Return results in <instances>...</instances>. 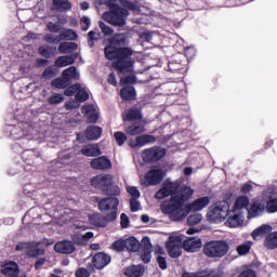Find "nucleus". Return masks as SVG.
I'll return each mask as SVG.
<instances>
[{
  "label": "nucleus",
  "mask_w": 277,
  "mask_h": 277,
  "mask_svg": "<svg viewBox=\"0 0 277 277\" xmlns=\"http://www.w3.org/2000/svg\"><path fill=\"white\" fill-rule=\"evenodd\" d=\"M183 246V238L176 234H171L166 241V248L169 256L171 259H179L181 256L182 251L181 247Z\"/></svg>",
  "instance_id": "6e6552de"
},
{
  "label": "nucleus",
  "mask_w": 277,
  "mask_h": 277,
  "mask_svg": "<svg viewBox=\"0 0 277 277\" xmlns=\"http://www.w3.org/2000/svg\"><path fill=\"white\" fill-rule=\"evenodd\" d=\"M94 237V233L88 232L85 234H78L76 233L72 237V240L77 246H85L88 241H90Z\"/></svg>",
  "instance_id": "bb28decb"
},
{
  "label": "nucleus",
  "mask_w": 277,
  "mask_h": 277,
  "mask_svg": "<svg viewBox=\"0 0 277 277\" xmlns=\"http://www.w3.org/2000/svg\"><path fill=\"white\" fill-rule=\"evenodd\" d=\"M200 222H202V214L200 213L193 214L187 219V224L189 226H195L196 224H200Z\"/></svg>",
  "instance_id": "58836bf2"
},
{
  "label": "nucleus",
  "mask_w": 277,
  "mask_h": 277,
  "mask_svg": "<svg viewBox=\"0 0 277 277\" xmlns=\"http://www.w3.org/2000/svg\"><path fill=\"white\" fill-rule=\"evenodd\" d=\"M77 60V55H65L60 56L55 60L54 65L57 68H66V66H71V64H75V61Z\"/></svg>",
  "instance_id": "4be33fe9"
},
{
  "label": "nucleus",
  "mask_w": 277,
  "mask_h": 277,
  "mask_svg": "<svg viewBox=\"0 0 277 277\" xmlns=\"http://www.w3.org/2000/svg\"><path fill=\"white\" fill-rule=\"evenodd\" d=\"M209 222L220 224L225 222V226L228 228H237L236 225H230V206L227 201H217L209 208L207 213ZM226 220V221H225Z\"/></svg>",
  "instance_id": "423d86ee"
},
{
  "label": "nucleus",
  "mask_w": 277,
  "mask_h": 277,
  "mask_svg": "<svg viewBox=\"0 0 277 277\" xmlns=\"http://www.w3.org/2000/svg\"><path fill=\"white\" fill-rule=\"evenodd\" d=\"M263 211H265V201L256 199L247 209L248 217H259V215H263Z\"/></svg>",
  "instance_id": "ddd939ff"
},
{
  "label": "nucleus",
  "mask_w": 277,
  "mask_h": 277,
  "mask_svg": "<svg viewBox=\"0 0 277 277\" xmlns=\"http://www.w3.org/2000/svg\"><path fill=\"white\" fill-rule=\"evenodd\" d=\"M103 133V130L96 126H90L85 131V137L89 140H98Z\"/></svg>",
  "instance_id": "7c9ffc66"
},
{
  "label": "nucleus",
  "mask_w": 277,
  "mask_h": 277,
  "mask_svg": "<svg viewBox=\"0 0 277 277\" xmlns=\"http://www.w3.org/2000/svg\"><path fill=\"white\" fill-rule=\"evenodd\" d=\"M66 109H77L79 107V102L69 101L65 104Z\"/></svg>",
  "instance_id": "774afa93"
},
{
  "label": "nucleus",
  "mask_w": 277,
  "mask_h": 277,
  "mask_svg": "<svg viewBox=\"0 0 277 277\" xmlns=\"http://www.w3.org/2000/svg\"><path fill=\"white\" fill-rule=\"evenodd\" d=\"M144 265H132L126 268L124 276L127 277H142L144 275Z\"/></svg>",
  "instance_id": "393cba45"
},
{
  "label": "nucleus",
  "mask_w": 277,
  "mask_h": 277,
  "mask_svg": "<svg viewBox=\"0 0 277 277\" xmlns=\"http://www.w3.org/2000/svg\"><path fill=\"white\" fill-rule=\"evenodd\" d=\"M43 77L44 79H53V77H55V71L53 70V67H48L43 71Z\"/></svg>",
  "instance_id": "052dcab7"
},
{
  "label": "nucleus",
  "mask_w": 277,
  "mask_h": 277,
  "mask_svg": "<svg viewBox=\"0 0 277 277\" xmlns=\"http://www.w3.org/2000/svg\"><path fill=\"white\" fill-rule=\"evenodd\" d=\"M88 98H90V92L85 87L80 84V88L76 93V101H78L79 103H84V101H88Z\"/></svg>",
  "instance_id": "f704fd0d"
},
{
  "label": "nucleus",
  "mask_w": 277,
  "mask_h": 277,
  "mask_svg": "<svg viewBox=\"0 0 277 277\" xmlns=\"http://www.w3.org/2000/svg\"><path fill=\"white\" fill-rule=\"evenodd\" d=\"M91 184L93 185V187H96L97 189H103V192H105L114 185V175L111 174L97 175L91 180Z\"/></svg>",
  "instance_id": "9d476101"
},
{
  "label": "nucleus",
  "mask_w": 277,
  "mask_h": 277,
  "mask_svg": "<svg viewBox=\"0 0 277 277\" xmlns=\"http://www.w3.org/2000/svg\"><path fill=\"white\" fill-rule=\"evenodd\" d=\"M17 252H24L27 256L36 259L44 254V249L40 248V242H19L16 245Z\"/></svg>",
  "instance_id": "1a4fd4ad"
},
{
  "label": "nucleus",
  "mask_w": 277,
  "mask_h": 277,
  "mask_svg": "<svg viewBox=\"0 0 277 277\" xmlns=\"http://www.w3.org/2000/svg\"><path fill=\"white\" fill-rule=\"evenodd\" d=\"M120 83L121 85H129V83H135V77L133 75L121 77Z\"/></svg>",
  "instance_id": "5fc2aeb1"
},
{
  "label": "nucleus",
  "mask_w": 277,
  "mask_h": 277,
  "mask_svg": "<svg viewBox=\"0 0 277 277\" xmlns=\"http://www.w3.org/2000/svg\"><path fill=\"white\" fill-rule=\"evenodd\" d=\"M63 79H66V81H71V79H75L76 81L79 79V71H77V67L71 66L62 72Z\"/></svg>",
  "instance_id": "c756f323"
},
{
  "label": "nucleus",
  "mask_w": 277,
  "mask_h": 277,
  "mask_svg": "<svg viewBox=\"0 0 277 277\" xmlns=\"http://www.w3.org/2000/svg\"><path fill=\"white\" fill-rule=\"evenodd\" d=\"M182 246L186 252H198L202 248V239L199 237H188L183 241Z\"/></svg>",
  "instance_id": "4468645a"
},
{
  "label": "nucleus",
  "mask_w": 277,
  "mask_h": 277,
  "mask_svg": "<svg viewBox=\"0 0 277 277\" xmlns=\"http://www.w3.org/2000/svg\"><path fill=\"white\" fill-rule=\"evenodd\" d=\"M114 137L118 146H122L127 142V134L124 132H115Z\"/></svg>",
  "instance_id": "a18cd8bd"
},
{
  "label": "nucleus",
  "mask_w": 277,
  "mask_h": 277,
  "mask_svg": "<svg viewBox=\"0 0 277 277\" xmlns=\"http://www.w3.org/2000/svg\"><path fill=\"white\" fill-rule=\"evenodd\" d=\"M130 209L133 212L140 211V201H137V199H131L130 200Z\"/></svg>",
  "instance_id": "e2e57ef3"
},
{
  "label": "nucleus",
  "mask_w": 277,
  "mask_h": 277,
  "mask_svg": "<svg viewBox=\"0 0 277 277\" xmlns=\"http://www.w3.org/2000/svg\"><path fill=\"white\" fill-rule=\"evenodd\" d=\"M118 205L120 201L116 197L104 198L98 201V209L106 213V216L103 217L101 214L89 215V222L93 226L103 228L107 226V222H114L117 217Z\"/></svg>",
  "instance_id": "20e7f679"
},
{
  "label": "nucleus",
  "mask_w": 277,
  "mask_h": 277,
  "mask_svg": "<svg viewBox=\"0 0 277 277\" xmlns=\"http://www.w3.org/2000/svg\"><path fill=\"white\" fill-rule=\"evenodd\" d=\"M54 250L58 254H72L75 252V243L69 240H63L54 245Z\"/></svg>",
  "instance_id": "a211bd4d"
},
{
  "label": "nucleus",
  "mask_w": 277,
  "mask_h": 277,
  "mask_svg": "<svg viewBox=\"0 0 277 277\" xmlns=\"http://www.w3.org/2000/svg\"><path fill=\"white\" fill-rule=\"evenodd\" d=\"M180 187L181 183L177 181L172 182L167 180L155 195L157 200H163V198L171 196L170 200L161 203V211L173 222L185 220L192 211H202L211 202L209 197H200L186 207L187 201L194 196V188L185 185Z\"/></svg>",
  "instance_id": "f257e3e1"
},
{
  "label": "nucleus",
  "mask_w": 277,
  "mask_h": 277,
  "mask_svg": "<svg viewBox=\"0 0 277 277\" xmlns=\"http://www.w3.org/2000/svg\"><path fill=\"white\" fill-rule=\"evenodd\" d=\"M107 196H120V187L118 185H111L106 190Z\"/></svg>",
  "instance_id": "3c124183"
},
{
  "label": "nucleus",
  "mask_w": 277,
  "mask_h": 277,
  "mask_svg": "<svg viewBox=\"0 0 277 277\" xmlns=\"http://www.w3.org/2000/svg\"><path fill=\"white\" fill-rule=\"evenodd\" d=\"M272 230H274L272 225L263 224L251 233V237L254 239V241H259L260 239H263L265 235H269Z\"/></svg>",
  "instance_id": "aec40b11"
},
{
  "label": "nucleus",
  "mask_w": 277,
  "mask_h": 277,
  "mask_svg": "<svg viewBox=\"0 0 277 277\" xmlns=\"http://www.w3.org/2000/svg\"><path fill=\"white\" fill-rule=\"evenodd\" d=\"M252 189H254V186H252V183L247 182L241 186L240 192L241 194H250Z\"/></svg>",
  "instance_id": "13d9d810"
},
{
  "label": "nucleus",
  "mask_w": 277,
  "mask_h": 277,
  "mask_svg": "<svg viewBox=\"0 0 277 277\" xmlns=\"http://www.w3.org/2000/svg\"><path fill=\"white\" fill-rule=\"evenodd\" d=\"M145 131L144 121H136L126 130V133L128 135H140Z\"/></svg>",
  "instance_id": "cd10ccee"
},
{
  "label": "nucleus",
  "mask_w": 277,
  "mask_h": 277,
  "mask_svg": "<svg viewBox=\"0 0 277 277\" xmlns=\"http://www.w3.org/2000/svg\"><path fill=\"white\" fill-rule=\"evenodd\" d=\"M155 136L144 134L137 136L135 140H131L129 142V145L131 148H142L143 146H146V144H155Z\"/></svg>",
  "instance_id": "dca6fc26"
},
{
  "label": "nucleus",
  "mask_w": 277,
  "mask_h": 277,
  "mask_svg": "<svg viewBox=\"0 0 277 277\" xmlns=\"http://www.w3.org/2000/svg\"><path fill=\"white\" fill-rule=\"evenodd\" d=\"M184 53L187 60H194V57H196V48L188 47L185 49Z\"/></svg>",
  "instance_id": "864d4df0"
},
{
  "label": "nucleus",
  "mask_w": 277,
  "mask_h": 277,
  "mask_svg": "<svg viewBox=\"0 0 277 277\" xmlns=\"http://www.w3.org/2000/svg\"><path fill=\"white\" fill-rule=\"evenodd\" d=\"M81 155H84V157H98L101 148L96 144H89L82 147Z\"/></svg>",
  "instance_id": "a878e982"
},
{
  "label": "nucleus",
  "mask_w": 277,
  "mask_h": 277,
  "mask_svg": "<svg viewBox=\"0 0 277 277\" xmlns=\"http://www.w3.org/2000/svg\"><path fill=\"white\" fill-rule=\"evenodd\" d=\"M250 248H252V242L251 241H247L240 246L237 247V252L238 254L243 255V254H248V252H250Z\"/></svg>",
  "instance_id": "4c0bfd02"
},
{
  "label": "nucleus",
  "mask_w": 277,
  "mask_h": 277,
  "mask_svg": "<svg viewBox=\"0 0 277 277\" xmlns=\"http://www.w3.org/2000/svg\"><path fill=\"white\" fill-rule=\"evenodd\" d=\"M60 40H77V32L72 29H64L58 36V41Z\"/></svg>",
  "instance_id": "c9c22d12"
},
{
  "label": "nucleus",
  "mask_w": 277,
  "mask_h": 277,
  "mask_svg": "<svg viewBox=\"0 0 277 277\" xmlns=\"http://www.w3.org/2000/svg\"><path fill=\"white\" fill-rule=\"evenodd\" d=\"M141 259L143 263H150V259H153V250L143 249L141 252Z\"/></svg>",
  "instance_id": "49530a36"
},
{
  "label": "nucleus",
  "mask_w": 277,
  "mask_h": 277,
  "mask_svg": "<svg viewBox=\"0 0 277 277\" xmlns=\"http://www.w3.org/2000/svg\"><path fill=\"white\" fill-rule=\"evenodd\" d=\"M100 25V29L102 31V34H104V36H111V34H114V29L109 26H107L105 23L103 22H98Z\"/></svg>",
  "instance_id": "8fccbe9b"
},
{
  "label": "nucleus",
  "mask_w": 277,
  "mask_h": 277,
  "mask_svg": "<svg viewBox=\"0 0 277 277\" xmlns=\"http://www.w3.org/2000/svg\"><path fill=\"white\" fill-rule=\"evenodd\" d=\"M182 277H219L217 275L209 272L201 273H185Z\"/></svg>",
  "instance_id": "ea45409f"
},
{
  "label": "nucleus",
  "mask_w": 277,
  "mask_h": 277,
  "mask_svg": "<svg viewBox=\"0 0 277 277\" xmlns=\"http://www.w3.org/2000/svg\"><path fill=\"white\" fill-rule=\"evenodd\" d=\"M120 96L124 101H134V98H135V89L133 87H124L120 91Z\"/></svg>",
  "instance_id": "72a5a7b5"
},
{
  "label": "nucleus",
  "mask_w": 277,
  "mask_h": 277,
  "mask_svg": "<svg viewBox=\"0 0 277 277\" xmlns=\"http://www.w3.org/2000/svg\"><path fill=\"white\" fill-rule=\"evenodd\" d=\"M77 49H79V45L75 42H62L58 45V51L63 54L75 53Z\"/></svg>",
  "instance_id": "c85d7f7f"
},
{
  "label": "nucleus",
  "mask_w": 277,
  "mask_h": 277,
  "mask_svg": "<svg viewBox=\"0 0 277 277\" xmlns=\"http://www.w3.org/2000/svg\"><path fill=\"white\" fill-rule=\"evenodd\" d=\"M123 120L128 122H140L142 121V113L137 108H131L123 114Z\"/></svg>",
  "instance_id": "b1692460"
},
{
  "label": "nucleus",
  "mask_w": 277,
  "mask_h": 277,
  "mask_svg": "<svg viewBox=\"0 0 277 277\" xmlns=\"http://www.w3.org/2000/svg\"><path fill=\"white\" fill-rule=\"evenodd\" d=\"M157 263H158L160 269L168 268V262L166 261V258H163V255H157Z\"/></svg>",
  "instance_id": "bf43d9fd"
},
{
  "label": "nucleus",
  "mask_w": 277,
  "mask_h": 277,
  "mask_svg": "<svg viewBox=\"0 0 277 277\" xmlns=\"http://www.w3.org/2000/svg\"><path fill=\"white\" fill-rule=\"evenodd\" d=\"M55 10H70L72 5L68 0H53Z\"/></svg>",
  "instance_id": "e433bc0d"
},
{
  "label": "nucleus",
  "mask_w": 277,
  "mask_h": 277,
  "mask_svg": "<svg viewBox=\"0 0 277 277\" xmlns=\"http://www.w3.org/2000/svg\"><path fill=\"white\" fill-rule=\"evenodd\" d=\"M113 250H116L117 252H122L127 250V242L126 239H119L113 243Z\"/></svg>",
  "instance_id": "a19ab883"
},
{
  "label": "nucleus",
  "mask_w": 277,
  "mask_h": 277,
  "mask_svg": "<svg viewBox=\"0 0 277 277\" xmlns=\"http://www.w3.org/2000/svg\"><path fill=\"white\" fill-rule=\"evenodd\" d=\"M47 27L52 34H57L62 29L60 24H54L53 22L48 23Z\"/></svg>",
  "instance_id": "4d7b16f0"
},
{
  "label": "nucleus",
  "mask_w": 277,
  "mask_h": 277,
  "mask_svg": "<svg viewBox=\"0 0 277 277\" xmlns=\"http://www.w3.org/2000/svg\"><path fill=\"white\" fill-rule=\"evenodd\" d=\"M91 168H93V170H110L111 160L105 156L95 158L91 161Z\"/></svg>",
  "instance_id": "6ab92c4d"
},
{
  "label": "nucleus",
  "mask_w": 277,
  "mask_h": 277,
  "mask_svg": "<svg viewBox=\"0 0 277 277\" xmlns=\"http://www.w3.org/2000/svg\"><path fill=\"white\" fill-rule=\"evenodd\" d=\"M263 200L265 202V209L268 211V213H276L277 211L276 189L268 188L264 190Z\"/></svg>",
  "instance_id": "9b49d317"
},
{
  "label": "nucleus",
  "mask_w": 277,
  "mask_h": 277,
  "mask_svg": "<svg viewBox=\"0 0 277 277\" xmlns=\"http://www.w3.org/2000/svg\"><path fill=\"white\" fill-rule=\"evenodd\" d=\"M79 88H81V84H79V83L68 87L65 90V96H72L74 94H77V92L79 91Z\"/></svg>",
  "instance_id": "09e8293b"
},
{
  "label": "nucleus",
  "mask_w": 277,
  "mask_h": 277,
  "mask_svg": "<svg viewBox=\"0 0 277 277\" xmlns=\"http://www.w3.org/2000/svg\"><path fill=\"white\" fill-rule=\"evenodd\" d=\"M238 277H256V273L252 269L242 271Z\"/></svg>",
  "instance_id": "680f3d73"
},
{
  "label": "nucleus",
  "mask_w": 277,
  "mask_h": 277,
  "mask_svg": "<svg viewBox=\"0 0 277 277\" xmlns=\"http://www.w3.org/2000/svg\"><path fill=\"white\" fill-rule=\"evenodd\" d=\"M264 246L267 250H276L277 248V232L271 233L264 240Z\"/></svg>",
  "instance_id": "473e14b6"
},
{
  "label": "nucleus",
  "mask_w": 277,
  "mask_h": 277,
  "mask_svg": "<svg viewBox=\"0 0 277 277\" xmlns=\"http://www.w3.org/2000/svg\"><path fill=\"white\" fill-rule=\"evenodd\" d=\"M50 105H60V103H64V95L62 94H53L49 97Z\"/></svg>",
  "instance_id": "37998d69"
},
{
  "label": "nucleus",
  "mask_w": 277,
  "mask_h": 277,
  "mask_svg": "<svg viewBox=\"0 0 277 277\" xmlns=\"http://www.w3.org/2000/svg\"><path fill=\"white\" fill-rule=\"evenodd\" d=\"M4 277H18V264L16 262H8L1 268Z\"/></svg>",
  "instance_id": "412c9836"
},
{
  "label": "nucleus",
  "mask_w": 277,
  "mask_h": 277,
  "mask_svg": "<svg viewBox=\"0 0 277 277\" xmlns=\"http://www.w3.org/2000/svg\"><path fill=\"white\" fill-rule=\"evenodd\" d=\"M143 250H153V243H150V238L144 237L141 241Z\"/></svg>",
  "instance_id": "6e6d98bb"
},
{
  "label": "nucleus",
  "mask_w": 277,
  "mask_h": 277,
  "mask_svg": "<svg viewBox=\"0 0 277 277\" xmlns=\"http://www.w3.org/2000/svg\"><path fill=\"white\" fill-rule=\"evenodd\" d=\"M163 180V171L161 169H151L145 175L146 185H157Z\"/></svg>",
  "instance_id": "f3484780"
},
{
  "label": "nucleus",
  "mask_w": 277,
  "mask_h": 277,
  "mask_svg": "<svg viewBox=\"0 0 277 277\" xmlns=\"http://www.w3.org/2000/svg\"><path fill=\"white\" fill-rule=\"evenodd\" d=\"M166 157V149L161 147H151L143 151L142 158L145 161H159Z\"/></svg>",
  "instance_id": "f8f14e48"
},
{
  "label": "nucleus",
  "mask_w": 277,
  "mask_h": 277,
  "mask_svg": "<svg viewBox=\"0 0 277 277\" xmlns=\"http://www.w3.org/2000/svg\"><path fill=\"white\" fill-rule=\"evenodd\" d=\"M88 36H89V40L91 42H94L95 40H98V38H101V34H98L94 30L89 31Z\"/></svg>",
  "instance_id": "69168bd1"
},
{
  "label": "nucleus",
  "mask_w": 277,
  "mask_h": 277,
  "mask_svg": "<svg viewBox=\"0 0 277 277\" xmlns=\"http://www.w3.org/2000/svg\"><path fill=\"white\" fill-rule=\"evenodd\" d=\"M82 114L85 116L88 122L94 123L98 120V113L92 105L82 107Z\"/></svg>",
  "instance_id": "5701e85b"
},
{
  "label": "nucleus",
  "mask_w": 277,
  "mask_h": 277,
  "mask_svg": "<svg viewBox=\"0 0 277 277\" xmlns=\"http://www.w3.org/2000/svg\"><path fill=\"white\" fill-rule=\"evenodd\" d=\"M248 207H250V198L246 195L238 196L233 206L229 208V224L241 228L246 224V213H248Z\"/></svg>",
  "instance_id": "39448f33"
},
{
  "label": "nucleus",
  "mask_w": 277,
  "mask_h": 277,
  "mask_svg": "<svg viewBox=\"0 0 277 277\" xmlns=\"http://www.w3.org/2000/svg\"><path fill=\"white\" fill-rule=\"evenodd\" d=\"M76 276L77 277H90V272H88V269H85V268H79L76 272Z\"/></svg>",
  "instance_id": "338daca9"
},
{
  "label": "nucleus",
  "mask_w": 277,
  "mask_h": 277,
  "mask_svg": "<svg viewBox=\"0 0 277 277\" xmlns=\"http://www.w3.org/2000/svg\"><path fill=\"white\" fill-rule=\"evenodd\" d=\"M53 51H54L53 48L48 45H42L41 48H39V53L43 57H52Z\"/></svg>",
  "instance_id": "c03bdc74"
},
{
  "label": "nucleus",
  "mask_w": 277,
  "mask_h": 277,
  "mask_svg": "<svg viewBox=\"0 0 277 277\" xmlns=\"http://www.w3.org/2000/svg\"><path fill=\"white\" fill-rule=\"evenodd\" d=\"M127 192H128V194H130V196H132V199H134V200L140 198V196H141L140 190L135 186H128Z\"/></svg>",
  "instance_id": "603ef678"
},
{
  "label": "nucleus",
  "mask_w": 277,
  "mask_h": 277,
  "mask_svg": "<svg viewBox=\"0 0 277 277\" xmlns=\"http://www.w3.org/2000/svg\"><path fill=\"white\" fill-rule=\"evenodd\" d=\"M80 25L82 31H88L90 29V25H92V19L88 16H82L80 19Z\"/></svg>",
  "instance_id": "de8ad7c7"
},
{
  "label": "nucleus",
  "mask_w": 277,
  "mask_h": 277,
  "mask_svg": "<svg viewBox=\"0 0 277 277\" xmlns=\"http://www.w3.org/2000/svg\"><path fill=\"white\" fill-rule=\"evenodd\" d=\"M129 44V36L127 34H117L110 39V45L105 48L106 60H116L113 62V68L117 69L119 75H127L133 72V50L130 48H115L124 47Z\"/></svg>",
  "instance_id": "f03ea898"
},
{
  "label": "nucleus",
  "mask_w": 277,
  "mask_h": 277,
  "mask_svg": "<svg viewBox=\"0 0 277 277\" xmlns=\"http://www.w3.org/2000/svg\"><path fill=\"white\" fill-rule=\"evenodd\" d=\"M92 261L95 269H105L111 263V256L100 252L93 256Z\"/></svg>",
  "instance_id": "2eb2a0df"
},
{
  "label": "nucleus",
  "mask_w": 277,
  "mask_h": 277,
  "mask_svg": "<svg viewBox=\"0 0 277 277\" xmlns=\"http://www.w3.org/2000/svg\"><path fill=\"white\" fill-rule=\"evenodd\" d=\"M126 250L128 252H138L140 251V241L135 237H129L126 239Z\"/></svg>",
  "instance_id": "2f4dec72"
},
{
  "label": "nucleus",
  "mask_w": 277,
  "mask_h": 277,
  "mask_svg": "<svg viewBox=\"0 0 277 277\" xmlns=\"http://www.w3.org/2000/svg\"><path fill=\"white\" fill-rule=\"evenodd\" d=\"M100 5H108L109 12H105L102 15L103 21L114 25L115 27H124L127 25V16H129V11L140 13V5L129 2L127 0H97ZM122 5V9L120 8Z\"/></svg>",
  "instance_id": "7ed1b4c3"
},
{
  "label": "nucleus",
  "mask_w": 277,
  "mask_h": 277,
  "mask_svg": "<svg viewBox=\"0 0 277 277\" xmlns=\"http://www.w3.org/2000/svg\"><path fill=\"white\" fill-rule=\"evenodd\" d=\"M121 220V228H128L129 227V216L124 213L121 214L120 216Z\"/></svg>",
  "instance_id": "0e129e2a"
},
{
  "label": "nucleus",
  "mask_w": 277,
  "mask_h": 277,
  "mask_svg": "<svg viewBox=\"0 0 277 277\" xmlns=\"http://www.w3.org/2000/svg\"><path fill=\"white\" fill-rule=\"evenodd\" d=\"M228 242L224 240H213L203 246V253L209 259H222L228 254Z\"/></svg>",
  "instance_id": "0eeeda50"
},
{
  "label": "nucleus",
  "mask_w": 277,
  "mask_h": 277,
  "mask_svg": "<svg viewBox=\"0 0 277 277\" xmlns=\"http://www.w3.org/2000/svg\"><path fill=\"white\" fill-rule=\"evenodd\" d=\"M52 85L54 88H57L58 90H63L64 88H66L68 85V82L64 77H62V78H57V79L53 80Z\"/></svg>",
  "instance_id": "79ce46f5"
}]
</instances>
